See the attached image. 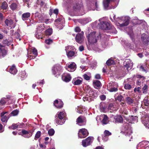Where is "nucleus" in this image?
<instances>
[{"instance_id": "bf43d9fd", "label": "nucleus", "mask_w": 149, "mask_h": 149, "mask_svg": "<svg viewBox=\"0 0 149 149\" xmlns=\"http://www.w3.org/2000/svg\"><path fill=\"white\" fill-rule=\"evenodd\" d=\"M62 20V19L61 18H59L57 19H56L54 22H56L57 23H60L61 21Z\"/></svg>"}, {"instance_id": "bb28decb", "label": "nucleus", "mask_w": 149, "mask_h": 149, "mask_svg": "<svg viewBox=\"0 0 149 149\" xmlns=\"http://www.w3.org/2000/svg\"><path fill=\"white\" fill-rule=\"evenodd\" d=\"M93 85L94 87L96 89H98L101 86V83L99 80H95L93 82Z\"/></svg>"}, {"instance_id": "e433bc0d", "label": "nucleus", "mask_w": 149, "mask_h": 149, "mask_svg": "<svg viewBox=\"0 0 149 149\" xmlns=\"http://www.w3.org/2000/svg\"><path fill=\"white\" fill-rule=\"evenodd\" d=\"M148 87L147 85L145 84L142 88V91L143 94H146L148 92Z\"/></svg>"}, {"instance_id": "6e6552de", "label": "nucleus", "mask_w": 149, "mask_h": 149, "mask_svg": "<svg viewBox=\"0 0 149 149\" xmlns=\"http://www.w3.org/2000/svg\"><path fill=\"white\" fill-rule=\"evenodd\" d=\"M61 67L59 65H56L53 67L52 72L56 77H58L61 74Z\"/></svg>"}, {"instance_id": "f704fd0d", "label": "nucleus", "mask_w": 149, "mask_h": 149, "mask_svg": "<svg viewBox=\"0 0 149 149\" xmlns=\"http://www.w3.org/2000/svg\"><path fill=\"white\" fill-rule=\"evenodd\" d=\"M82 81L78 79H74L72 81V83L74 85H79L82 83Z\"/></svg>"}, {"instance_id": "5fc2aeb1", "label": "nucleus", "mask_w": 149, "mask_h": 149, "mask_svg": "<svg viewBox=\"0 0 149 149\" xmlns=\"http://www.w3.org/2000/svg\"><path fill=\"white\" fill-rule=\"evenodd\" d=\"M84 78L86 80L88 81L90 79V78L89 76H88L87 74H84L83 75Z\"/></svg>"}, {"instance_id": "603ef678", "label": "nucleus", "mask_w": 149, "mask_h": 149, "mask_svg": "<svg viewBox=\"0 0 149 149\" xmlns=\"http://www.w3.org/2000/svg\"><path fill=\"white\" fill-rule=\"evenodd\" d=\"M8 120V117L6 116L2 117L1 120L3 122H7Z\"/></svg>"}, {"instance_id": "412c9836", "label": "nucleus", "mask_w": 149, "mask_h": 149, "mask_svg": "<svg viewBox=\"0 0 149 149\" xmlns=\"http://www.w3.org/2000/svg\"><path fill=\"white\" fill-rule=\"evenodd\" d=\"M136 77L137 78L139 79L136 82V84L137 85L140 86L141 83H143L144 81L145 78L144 77L139 74L136 75Z\"/></svg>"}, {"instance_id": "774afa93", "label": "nucleus", "mask_w": 149, "mask_h": 149, "mask_svg": "<svg viewBox=\"0 0 149 149\" xmlns=\"http://www.w3.org/2000/svg\"><path fill=\"white\" fill-rule=\"evenodd\" d=\"M122 113L123 115H127L128 114V112L127 111V110H125L123 111L122 112Z\"/></svg>"}, {"instance_id": "f03ea898", "label": "nucleus", "mask_w": 149, "mask_h": 149, "mask_svg": "<svg viewBox=\"0 0 149 149\" xmlns=\"http://www.w3.org/2000/svg\"><path fill=\"white\" fill-rule=\"evenodd\" d=\"M64 114V113L63 112H60L57 114L55 116V123L59 125L63 124L65 121Z\"/></svg>"}, {"instance_id": "5701e85b", "label": "nucleus", "mask_w": 149, "mask_h": 149, "mask_svg": "<svg viewBox=\"0 0 149 149\" xmlns=\"http://www.w3.org/2000/svg\"><path fill=\"white\" fill-rule=\"evenodd\" d=\"M21 132L22 133V136H23V135H26L31 133V134H29L28 135H26L25 136H24L25 138H29L32 136L33 132H31V131H28L25 130H22Z\"/></svg>"}, {"instance_id": "f257e3e1", "label": "nucleus", "mask_w": 149, "mask_h": 149, "mask_svg": "<svg viewBox=\"0 0 149 149\" xmlns=\"http://www.w3.org/2000/svg\"><path fill=\"white\" fill-rule=\"evenodd\" d=\"M100 34L95 31L91 33L87 36L88 44L90 45H94L98 39L99 36L100 37Z\"/></svg>"}, {"instance_id": "49530a36", "label": "nucleus", "mask_w": 149, "mask_h": 149, "mask_svg": "<svg viewBox=\"0 0 149 149\" xmlns=\"http://www.w3.org/2000/svg\"><path fill=\"white\" fill-rule=\"evenodd\" d=\"M55 131L53 129H49L48 131V134L50 136L53 135L54 134Z\"/></svg>"}, {"instance_id": "4d7b16f0", "label": "nucleus", "mask_w": 149, "mask_h": 149, "mask_svg": "<svg viewBox=\"0 0 149 149\" xmlns=\"http://www.w3.org/2000/svg\"><path fill=\"white\" fill-rule=\"evenodd\" d=\"M38 19L42 23L43 22V20L44 19V18L42 16H40V17H38Z\"/></svg>"}, {"instance_id": "cd10ccee", "label": "nucleus", "mask_w": 149, "mask_h": 149, "mask_svg": "<svg viewBox=\"0 0 149 149\" xmlns=\"http://www.w3.org/2000/svg\"><path fill=\"white\" fill-rule=\"evenodd\" d=\"M9 71L11 74H16L17 70L15 65H13L9 69Z\"/></svg>"}, {"instance_id": "13d9d810", "label": "nucleus", "mask_w": 149, "mask_h": 149, "mask_svg": "<svg viewBox=\"0 0 149 149\" xmlns=\"http://www.w3.org/2000/svg\"><path fill=\"white\" fill-rule=\"evenodd\" d=\"M4 129L3 128V126L0 123V133H2L3 132Z\"/></svg>"}, {"instance_id": "de8ad7c7", "label": "nucleus", "mask_w": 149, "mask_h": 149, "mask_svg": "<svg viewBox=\"0 0 149 149\" xmlns=\"http://www.w3.org/2000/svg\"><path fill=\"white\" fill-rule=\"evenodd\" d=\"M41 135V132L40 131H38L36 132L35 136V139H38L40 136Z\"/></svg>"}, {"instance_id": "a878e982", "label": "nucleus", "mask_w": 149, "mask_h": 149, "mask_svg": "<svg viewBox=\"0 0 149 149\" xmlns=\"http://www.w3.org/2000/svg\"><path fill=\"white\" fill-rule=\"evenodd\" d=\"M62 78L63 81L65 82H69L71 79V77L69 74L63 75H62Z\"/></svg>"}, {"instance_id": "79ce46f5", "label": "nucleus", "mask_w": 149, "mask_h": 149, "mask_svg": "<svg viewBox=\"0 0 149 149\" xmlns=\"http://www.w3.org/2000/svg\"><path fill=\"white\" fill-rule=\"evenodd\" d=\"M112 0H104L103 2L104 6L105 8H107L109 6V4Z\"/></svg>"}, {"instance_id": "864d4df0", "label": "nucleus", "mask_w": 149, "mask_h": 149, "mask_svg": "<svg viewBox=\"0 0 149 149\" xmlns=\"http://www.w3.org/2000/svg\"><path fill=\"white\" fill-rule=\"evenodd\" d=\"M104 134L105 136H109L111 135V133L109 131L105 130L104 132Z\"/></svg>"}, {"instance_id": "58836bf2", "label": "nucleus", "mask_w": 149, "mask_h": 149, "mask_svg": "<svg viewBox=\"0 0 149 149\" xmlns=\"http://www.w3.org/2000/svg\"><path fill=\"white\" fill-rule=\"evenodd\" d=\"M19 125L17 123H13L11 126H9L8 128L10 129L14 130L18 128Z\"/></svg>"}, {"instance_id": "393cba45", "label": "nucleus", "mask_w": 149, "mask_h": 149, "mask_svg": "<svg viewBox=\"0 0 149 149\" xmlns=\"http://www.w3.org/2000/svg\"><path fill=\"white\" fill-rule=\"evenodd\" d=\"M31 16V13L26 12L23 14L22 15V19L23 21L27 20L29 19Z\"/></svg>"}, {"instance_id": "a19ab883", "label": "nucleus", "mask_w": 149, "mask_h": 149, "mask_svg": "<svg viewBox=\"0 0 149 149\" xmlns=\"http://www.w3.org/2000/svg\"><path fill=\"white\" fill-rule=\"evenodd\" d=\"M110 27V29L109 30H110V32L111 33H117V31L113 26L111 24Z\"/></svg>"}, {"instance_id": "473e14b6", "label": "nucleus", "mask_w": 149, "mask_h": 149, "mask_svg": "<svg viewBox=\"0 0 149 149\" xmlns=\"http://www.w3.org/2000/svg\"><path fill=\"white\" fill-rule=\"evenodd\" d=\"M115 119L116 123H121L123 122V118L120 116H116L115 118Z\"/></svg>"}, {"instance_id": "09e8293b", "label": "nucleus", "mask_w": 149, "mask_h": 149, "mask_svg": "<svg viewBox=\"0 0 149 149\" xmlns=\"http://www.w3.org/2000/svg\"><path fill=\"white\" fill-rule=\"evenodd\" d=\"M14 36H15L16 38L18 39L19 40H21V38H20V36L19 33L17 32H16L14 34Z\"/></svg>"}, {"instance_id": "4be33fe9", "label": "nucleus", "mask_w": 149, "mask_h": 149, "mask_svg": "<svg viewBox=\"0 0 149 149\" xmlns=\"http://www.w3.org/2000/svg\"><path fill=\"white\" fill-rule=\"evenodd\" d=\"M37 4L40 8H45L47 6V3L45 0H38L37 1Z\"/></svg>"}, {"instance_id": "dca6fc26", "label": "nucleus", "mask_w": 149, "mask_h": 149, "mask_svg": "<svg viewBox=\"0 0 149 149\" xmlns=\"http://www.w3.org/2000/svg\"><path fill=\"white\" fill-rule=\"evenodd\" d=\"M111 24L106 22H103L100 23V27L101 29L104 30H109Z\"/></svg>"}, {"instance_id": "2f4dec72", "label": "nucleus", "mask_w": 149, "mask_h": 149, "mask_svg": "<svg viewBox=\"0 0 149 149\" xmlns=\"http://www.w3.org/2000/svg\"><path fill=\"white\" fill-rule=\"evenodd\" d=\"M109 121V118L106 115H104V117L102 120V123L104 125L107 124Z\"/></svg>"}, {"instance_id": "0eeeda50", "label": "nucleus", "mask_w": 149, "mask_h": 149, "mask_svg": "<svg viewBox=\"0 0 149 149\" xmlns=\"http://www.w3.org/2000/svg\"><path fill=\"white\" fill-rule=\"evenodd\" d=\"M107 88L110 92H116L118 91V85L115 82H111L107 86Z\"/></svg>"}, {"instance_id": "e2e57ef3", "label": "nucleus", "mask_w": 149, "mask_h": 149, "mask_svg": "<svg viewBox=\"0 0 149 149\" xmlns=\"http://www.w3.org/2000/svg\"><path fill=\"white\" fill-rule=\"evenodd\" d=\"M95 78L97 79H100L101 78L100 75L99 74H97L95 76Z\"/></svg>"}, {"instance_id": "37998d69", "label": "nucleus", "mask_w": 149, "mask_h": 149, "mask_svg": "<svg viewBox=\"0 0 149 149\" xmlns=\"http://www.w3.org/2000/svg\"><path fill=\"white\" fill-rule=\"evenodd\" d=\"M2 43L3 44L8 46L11 45V41H8L7 39H6L3 40Z\"/></svg>"}, {"instance_id": "c756f323", "label": "nucleus", "mask_w": 149, "mask_h": 149, "mask_svg": "<svg viewBox=\"0 0 149 149\" xmlns=\"http://www.w3.org/2000/svg\"><path fill=\"white\" fill-rule=\"evenodd\" d=\"M126 103L129 105H131L133 103L134 100L129 97H127L125 99Z\"/></svg>"}, {"instance_id": "a211bd4d", "label": "nucleus", "mask_w": 149, "mask_h": 149, "mask_svg": "<svg viewBox=\"0 0 149 149\" xmlns=\"http://www.w3.org/2000/svg\"><path fill=\"white\" fill-rule=\"evenodd\" d=\"M6 97H3L0 100V107H2L4 106L6 103L7 101H8L10 100L11 96L10 95H7Z\"/></svg>"}, {"instance_id": "7c9ffc66", "label": "nucleus", "mask_w": 149, "mask_h": 149, "mask_svg": "<svg viewBox=\"0 0 149 149\" xmlns=\"http://www.w3.org/2000/svg\"><path fill=\"white\" fill-rule=\"evenodd\" d=\"M117 94H116L115 96V101H116L118 100L119 102H121L122 101H123L124 99L123 96L120 94H119L118 96H116Z\"/></svg>"}, {"instance_id": "680f3d73", "label": "nucleus", "mask_w": 149, "mask_h": 149, "mask_svg": "<svg viewBox=\"0 0 149 149\" xmlns=\"http://www.w3.org/2000/svg\"><path fill=\"white\" fill-rule=\"evenodd\" d=\"M79 49L80 51L82 52L84 50V47L83 45H81L79 47Z\"/></svg>"}, {"instance_id": "4468645a", "label": "nucleus", "mask_w": 149, "mask_h": 149, "mask_svg": "<svg viewBox=\"0 0 149 149\" xmlns=\"http://www.w3.org/2000/svg\"><path fill=\"white\" fill-rule=\"evenodd\" d=\"M131 61L129 59H126L124 62L123 65L125 68L128 71L131 68L132 65Z\"/></svg>"}, {"instance_id": "8fccbe9b", "label": "nucleus", "mask_w": 149, "mask_h": 149, "mask_svg": "<svg viewBox=\"0 0 149 149\" xmlns=\"http://www.w3.org/2000/svg\"><path fill=\"white\" fill-rule=\"evenodd\" d=\"M19 113V111L17 110H15L13 111L11 113V114L13 116H15L17 115Z\"/></svg>"}, {"instance_id": "0e129e2a", "label": "nucleus", "mask_w": 149, "mask_h": 149, "mask_svg": "<svg viewBox=\"0 0 149 149\" xmlns=\"http://www.w3.org/2000/svg\"><path fill=\"white\" fill-rule=\"evenodd\" d=\"M58 10L57 9H56L53 10V13L57 15L58 14Z\"/></svg>"}, {"instance_id": "ea45409f", "label": "nucleus", "mask_w": 149, "mask_h": 149, "mask_svg": "<svg viewBox=\"0 0 149 149\" xmlns=\"http://www.w3.org/2000/svg\"><path fill=\"white\" fill-rule=\"evenodd\" d=\"M143 103L146 106H149V99L148 97H145L143 100Z\"/></svg>"}, {"instance_id": "c9c22d12", "label": "nucleus", "mask_w": 149, "mask_h": 149, "mask_svg": "<svg viewBox=\"0 0 149 149\" xmlns=\"http://www.w3.org/2000/svg\"><path fill=\"white\" fill-rule=\"evenodd\" d=\"M52 33V29L49 28L47 29L45 32V35L46 36H50Z\"/></svg>"}, {"instance_id": "6e6d98bb", "label": "nucleus", "mask_w": 149, "mask_h": 149, "mask_svg": "<svg viewBox=\"0 0 149 149\" xmlns=\"http://www.w3.org/2000/svg\"><path fill=\"white\" fill-rule=\"evenodd\" d=\"M100 98L102 101L104 100L106 98V96L104 95H102L100 96Z\"/></svg>"}, {"instance_id": "f3484780", "label": "nucleus", "mask_w": 149, "mask_h": 149, "mask_svg": "<svg viewBox=\"0 0 149 149\" xmlns=\"http://www.w3.org/2000/svg\"><path fill=\"white\" fill-rule=\"evenodd\" d=\"M0 52L1 54L0 55L2 57H4L7 54L8 51L7 49L5 48V46L0 43Z\"/></svg>"}, {"instance_id": "20e7f679", "label": "nucleus", "mask_w": 149, "mask_h": 149, "mask_svg": "<svg viewBox=\"0 0 149 149\" xmlns=\"http://www.w3.org/2000/svg\"><path fill=\"white\" fill-rule=\"evenodd\" d=\"M70 46H68L66 47L65 50L66 52V54L68 57L70 59L72 58L73 57H74L77 56V49L74 47H73L71 50L68 51V49H69Z\"/></svg>"}, {"instance_id": "338daca9", "label": "nucleus", "mask_w": 149, "mask_h": 149, "mask_svg": "<svg viewBox=\"0 0 149 149\" xmlns=\"http://www.w3.org/2000/svg\"><path fill=\"white\" fill-rule=\"evenodd\" d=\"M141 87H139L137 88V92H138L139 93H141Z\"/></svg>"}, {"instance_id": "b1692460", "label": "nucleus", "mask_w": 149, "mask_h": 149, "mask_svg": "<svg viewBox=\"0 0 149 149\" xmlns=\"http://www.w3.org/2000/svg\"><path fill=\"white\" fill-rule=\"evenodd\" d=\"M76 65L74 63H73L68 65L67 69L69 72H73L76 69Z\"/></svg>"}, {"instance_id": "c03bdc74", "label": "nucleus", "mask_w": 149, "mask_h": 149, "mask_svg": "<svg viewBox=\"0 0 149 149\" xmlns=\"http://www.w3.org/2000/svg\"><path fill=\"white\" fill-rule=\"evenodd\" d=\"M114 63V61L112 59H110L108 60L106 62V63L108 66L111 65Z\"/></svg>"}, {"instance_id": "39448f33", "label": "nucleus", "mask_w": 149, "mask_h": 149, "mask_svg": "<svg viewBox=\"0 0 149 149\" xmlns=\"http://www.w3.org/2000/svg\"><path fill=\"white\" fill-rule=\"evenodd\" d=\"M149 115L144 112L141 115V121L144 125L148 128L149 129Z\"/></svg>"}, {"instance_id": "69168bd1", "label": "nucleus", "mask_w": 149, "mask_h": 149, "mask_svg": "<svg viewBox=\"0 0 149 149\" xmlns=\"http://www.w3.org/2000/svg\"><path fill=\"white\" fill-rule=\"evenodd\" d=\"M0 20L1 21H2L3 20V14L2 13L0 12ZM1 23V22H0V23Z\"/></svg>"}, {"instance_id": "a18cd8bd", "label": "nucleus", "mask_w": 149, "mask_h": 149, "mask_svg": "<svg viewBox=\"0 0 149 149\" xmlns=\"http://www.w3.org/2000/svg\"><path fill=\"white\" fill-rule=\"evenodd\" d=\"M132 88L131 86L128 84H125L124 85V88L126 90H130Z\"/></svg>"}, {"instance_id": "aec40b11", "label": "nucleus", "mask_w": 149, "mask_h": 149, "mask_svg": "<svg viewBox=\"0 0 149 149\" xmlns=\"http://www.w3.org/2000/svg\"><path fill=\"white\" fill-rule=\"evenodd\" d=\"M84 33L83 31L78 33L76 36L75 39L76 42L78 43H80L81 41L83 39Z\"/></svg>"}, {"instance_id": "423d86ee", "label": "nucleus", "mask_w": 149, "mask_h": 149, "mask_svg": "<svg viewBox=\"0 0 149 149\" xmlns=\"http://www.w3.org/2000/svg\"><path fill=\"white\" fill-rule=\"evenodd\" d=\"M37 55V51L34 48L31 49L28 52L27 57L29 60L35 58Z\"/></svg>"}, {"instance_id": "9b49d317", "label": "nucleus", "mask_w": 149, "mask_h": 149, "mask_svg": "<svg viewBox=\"0 0 149 149\" xmlns=\"http://www.w3.org/2000/svg\"><path fill=\"white\" fill-rule=\"evenodd\" d=\"M93 137L89 136L85 139L82 141V144L83 147H86L91 144L93 142Z\"/></svg>"}, {"instance_id": "4c0bfd02", "label": "nucleus", "mask_w": 149, "mask_h": 149, "mask_svg": "<svg viewBox=\"0 0 149 149\" xmlns=\"http://www.w3.org/2000/svg\"><path fill=\"white\" fill-rule=\"evenodd\" d=\"M8 7V4L7 3L4 1L1 4V8L3 10H6Z\"/></svg>"}, {"instance_id": "f8f14e48", "label": "nucleus", "mask_w": 149, "mask_h": 149, "mask_svg": "<svg viewBox=\"0 0 149 149\" xmlns=\"http://www.w3.org/2000/svg\"><path fill=\"white\" fill-rule=\"evenodd\" d=\"M123 126L124 127L125 135L127 136H130L132 132L130 128L129 123L127 122L123 124Z\"/></svg>"}, {"instance_id": "1a4fd4ad", "label": "nucleus", "mask_w": 149, "mask_h": 149, "mask_svg": "<svg viewBox=\"0 0 149 149\" xmlns=\"http://www.w3.org/2000/svg\"><path fill=\"white\" fill-rule=\"evenodd\" d=\"M130 18L128 17H122L120 19L119 24L121 27H124L127 26L129 23Z\"/></svg>"}, {"instance_id": "9d476101", "label": "nucleus", "mask_w": 149, "mask_h": 149, "mask_svg": "<svg viewBox=\"0 0 149 149\" xmlns=\"http://www.w3.org/2000/svg\"><path fill=\"white\" fill-rule=\"evenodd\" d=\"M89 133L87 129L82 128L80 129L78 133V136L80 138H84L88 135Z\"/></svg>"}, {"instance_id": "3c124183", "label": "nucleus", "mask_w": 149, "mask_h": 149, "mask_svg": "<svg viewBox=\"0 0 149 149\" xmlns=\"http://www.w3.org/2000/svg\"><path fill=\"white\" fill-rule=\"evenodd\" d=\"M53 42V40L50 38L48 39L45 40V42L48 45H50Z\"/></svg>"}, {"instance_id": "7ed1b4c3", "label": "nucleus", "mask_w": 149, "mask_h": 149, "mask_svg": "<svg viewBox=\"0 0 149 149\" xmlns=\"http://www.w3.org/2000/svg\"><path fill=\"white\" fill-rule=\"evenodd\" d=\"M66 2L67 4L66 6L69 8L72 7L73 10L75 11L79 10L80 8V5L74 2L73 0H67Z\"/></svg>"}, {"instance_id": "ddd939ff", "label": "nucleus", "mask_w": 149, "mask_h": 149, "mask_svg": "<svg viewBox=\"0 0 149 149\" xmlns=\"http://www.w3.org/2000/svg\"><path fill=\"white\" fill-rule=\"evenodd\" d=\"M141 39L144 45H147L149 42V36L145 33H143L141 35Z\"/></svg>"}, {"instance_id": "052dcab7", "label": "nucleus", "mask_w": 149, "mask_h": 149, "mask_svg": "<svg viewBox=\"0 0 149 149\" xmlns=\"http://www.w3.org/2000/svg\"><path fill=\"white\" fill-rule=\"evenodd\" d=\"M75 31L76 32H80L81 30L79 27H76L75 29Z\"/></svg>"}, {"instance_id": "2eb2a0df", "label": "nucleus", "mask_w": 149, "mask_h": 149, "mask_svg": "<svg viewBox=\"0 0 149 149\" xmlns=\"http://www.w3.org/2000/svg\"><path fill=\"white\" fill-rule=\"evenodd\" d=\"M5 26L9 27L12 28L13 27L14 28V21L11 19H6L4 21Z\"/></svg>"}, {"instance_id": "72a5a7b5", "label": "nucleus", "mask_w": 149, "mask_h": 149, "mask_svg": "<svg viewBox=\"0 0 149 149\" xmlns=\"http://www.w3.org/2000/svg\"><path fill=\"white\" fill-rule=\"evenodd\" d=\"M84 117L82 116H79L77 119L76 122L78 123H81L84 122Z\"/></svg>"}, {"instance_id": "c85d7f7f", "label": "nucleus", "mask_w": 149, "mask_h": 149, "mask_svg": "<svg viewBox=\"0 0 149 149\" xmlns=\"http://www.w3.org/2000/svg\"><path fill=\"white\" fill-rule=\"evenodd\" d=\"M9 7L13 11L17 10L18 8V4L16 3H13L10 5Z\"/></svg>"}, {"instance_id": "6ab92c4d", "label": "nucleus", "mask_w": 149, "mask_h": 149, "mask_svg": "<svg viewBox=\"0 0 149 149\" xmlns=\"http://www.w3.org/2000/svg\"><path fill=\"white\" fill-rule=\"evenodd\" d=\"M54 104L56 108L60 109L63 107V103L61 100H56L54 101Z\"/></svg>"}]
</instances>
